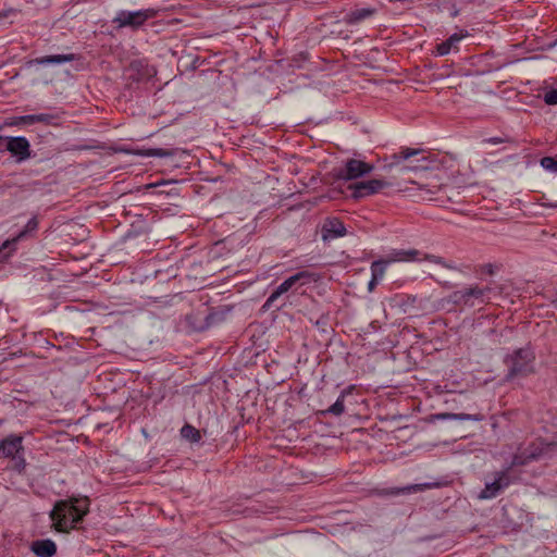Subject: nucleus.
I'll use <instances>...</instances> for the list:
<instances>
[{"label": "nucleus", "instance_id": "obj_1", "mask_svg": "<svg viewBox=\"0 0 557 557\" xmlns=\"http://www.w3.org/2000/svg\"><path fill=\"white\" fill-rule=\"evenodd\" d=\"M89 511V500L84 498H70L55 503L50 519L58 532H69L83 520Z\"/></svg>", "mask_w": 557, "mask_h": 557}, {"label": "nucleus", "instance_id": "obj_2", "mask_svg": "<svg viewBox=\"0 0 557 557\" xmlns=\"http://www.w3.org/2000/svg\"><path fill=\"white\" fill-rule=\"evenodd\" d=\"M320 280V275L315 272L311 271H299L294 275L286 278L283 283H281L268 297L265 300L263 308L270 309L273 307L274 302L283 295L288 293L289 290H296L298 287L304 285L315 283Z\"/></svg>", "mask_w": 557, "mask_h": 557}, {"label": "nucleus", "instance_id": "obj_3", "mask_svg": "<svg viewBox=\"0 0 557 557\" xmlns=\"http://www.w3.org/2000/svg\"><path fill=\"white\" fill-rule=\"evenodd\" d=\"M534 354L529 348H520L508 356L506 363L508 366V376H525L534 371Z\"/></svg>", "mask_w": 557, "mask_h": 557}, {"label": "nucleus", "instance_id": "obj_4", "mask_svg": "<svg viewBox=\"0 0 557 557\" xmlns=\"http://www.w3.org/2000/svg\"><path fill=\"white\" fill-rule=\"evenodd\" d=\"M426 260L436 264H440L449 270H456V267L451 263H447L442 257L435 255L422 253L417 249H394L387 257V262H411Z\"/></svg>", "mask_w": 557, "mask_h": 557}, {"label": "nucleus", "instance_id": "obj_5", "mask_svg": "<svg viewBox=\"0 0 557 557\" xmlns=\"http://www.w3.org/2000/svg\"><path fill=\"white\" fill-rule=\"evenodd\" d=\"M490 292V287H480L478 285H473L454 292L449 298L455 305L473 307L475 305L485 302Z\"/></svg>", "mask_w": 557, "mask_h": 557}, {"label": "nucleus", "instance_id": "obj_6", "mask_svg": "<svg viewBox=\"0 0 557 557\" xmlns=\"http://www.w3.org/2000/svg\"><path fill=\"white\" fill-rule=\"evenodd\" d=\"M157 13L158 12L154 9H144L138 11L121 10L113 18V23H115L119 27L137 28L144 25L148 20L153 18Z\"/></svg>", "mask_w": 557, "mask_h": 557}, {"label": "nucleus", "instance_id": "obj_7", "mask_svg": "<svg viewBox=\"0 0 557 557\" xmlns=\"http://www.w3.org/2000/svg\"><path fill=\"white\" fill-rule=\"evenodd\" d=\"M391 183L385 180L373 178L350 184L348 189L351 190V197L356 200L375 195L382 189L389 187Z\"/></svg>", "mask_w": 557, "mask_h": 557}, {"label": "nucleus", "instance_id": "obj_8", "mask_svg": "<svg viewBox=\"0 0 557 557\" xmlns=\"http://www.w3.org/2000/svg\"><path fill=\"white\" fill-rule=\"evenodd\" d=\"M374 166L359 159H348L337 177L343 181H354L370 174Z\"/></svg>", "mask_w": 557, "mask_h": 557}, {"label": "nucleus", "instance_id": "obj_9", "mask_svg": "<svg viewBox=\"0 0 557 557\" xmlns=\"http://www.w3.org/2000/svg\"><path fill=\"white\" fill-rule=\"evenodd\" d=\"M511 480L508 470L497 472L491 483H486L479 497L481 499H491L496 497L504 488L509 486Z\"/></svg>", "mask_w": 557, "mask_h": 557}, {"label": "nucleus", "instance_id": "obj_10", "mask_svg": "<svg viewBox=\"0 0 557 557\" xmlns=\"http://www.w3.org/2000/svg\"><path fill=\"white\" fill-rule=\"evenodd\" d=\"M5 150L16 157L18 162H23L30 157L29 141L23 137H8Z\"/></svg>", "mask_w": 557, "mask_h": 557}, {"label": "nucleus", "instance_id": "obj_11", "mask_svg": "<svg viewBox=\"0 0 557 557\" xmlns=\"http://www.w3.org/2000/svg\"><path fill=\"white\" fill-rule=\"evenodd\" d=\"M23 437L18 435H10L0 443V457L15 459L23 450Z\"/></svg>", "mask_w": 557, "mask_h": 557}, {"label": "nucleus", "instance_id": "obj_12", "mask_svg": "<svg viewBox=\"0 0 557 557\" xmlns=\"http://www.w3.org/2000/svg\"><path fill=\"white\" fill-rule=\"evenodd\" d=\"M54 120V116L51 114L40 113V114H29V115H22V116H14L11 119H8L5 121V125L8 126H16V125H30L35 123H45L50 124Z\"/></svg>", "mask_w": 557, "mask_h": 557}, {"label": "nucleus", "instance_id": "obj_13", "mask_svg": "<svg viewBox=\"0 0 557 557\" xmlns=\"http://www.w3.org/2000/svg\"><path fill=\"white\" fill-rule=\"evenodd\" d=\"M346 228L344 224L335 218L327 219L322 226V238L324 240L344 236Z\"/></svg>", "mask_w": 557, "mask_h": 557}, {"label": "nucleus", "instance_id": "obj_14", "mask_svg": "<svg viewBox=\"0 0 557 557\" xmlns=\"http://www.w3.org/2000/svg\"><path fill=\"white\" fill-rule=\"evenodd\" d=\"M76 60V55L74 53L69 54H54V55H45L40 58L33 59L28 61V65L32 66L34 64L37 65H49V64H61L65 62H71Z\"/></svg>", "mask_w": 557, "mask_h": 557}, {"label": "nucleus", "instance_id": "obj_15", "mask_svg": "<svg viewBox=\"0 0 557 557\" xmlns=\"http://www.w3.org/2000/svg\"><path fill=\"white\" fill-rule=\"evenodd\" d=\"M32 550L38 557H52L57 552V546L51 540H39L33 542Z\"/></svg>", "mask_w": 557, "mask_h": 557}, {"label": "nucleus", "instance_id": "obj_16", "mask_svg": "<svg viewBox=\"0 0 557 557\" xmlns=\"http://www.w3.org/2000/svg\"><path fill=\"white\" fill-rule=\"evenodd\" d=\"M467 36V33H455L450 35L445 41L436 46V52L438 55H446L451 49H457L459 41Z\"/></svg>", "mask_w": 557, "mask_h": 557}, {"label": "nucleus", "instance_id": "obj_17", "mask_svg": "<svg viewBox=\"0 0 557 557\" xmlns=\"http://www.w3.org/2000/svg\"><path fill=\"white\" fill-rule=\"evenodd\" d=\"M552 447L550 444L543 445L540 443L539 445H533L530 453L521 459L520 456H515L512 459V466H520L527 463L529 460L537 459L544 454V450H548Z\"/></svg>", "mask_w": 557, "mask_h": 557}, {"label": "nucleus", "instance_id": "obj_18", "mask_svg": "<svg viewBox=\"0 0 557 557\" xmlns=\"http://www.w3.org/2000/svg\"><path fill=\"white\" fill-rule=\"evenodd\" d=\"M376 12L375 9L373 8H360V9H356V10H352L350 11L346 16H345V22L347 24H358L360 23L361 21L372 16L374 13Z\"/></svg>", "mask_w": 557, "mask_h": 557}, {"label": "nucleus", "instance_id": "obj_19", "mask_svg": "<svg viewBox=\"0 0 557 557\" xmlns=\"http://www.w3.org/2000/svg\"><path fill=\"white\" fill-rule=\"evenodd\" d=\"M176 153V149H162V148H149V149H139L135 151L136 156L139 157H173Z\"/></svg>", "mask_w": 557, "mask_h": 557}, {"label": "nucleus", "instance_id": "obj_20", "mask_svg": "<svg viewBox=\"0 0 557 557\" xmlns=\"http://www.w3.org/2000/svg\"><path fill=\"white\" fill-rule=\"evenodd\" d=\"M38 219L37 216H33L25 225V227L15 236L13 237L12 239H10L11 242H13V246L15 247V244L21 240V239H24L26 238L28 235L35 233L38 228Z\"/></svg>", "mask_w": 557, "mask_h": 557}, {"label": "nucleus", "instance_id": "obj_21", "mask_svg": "<svg viewBox=\"0 0 557 557\" xmlns=\"http://www.w3.org/2000/svg\"><path fill=\"white\" fill-rule=\"evenodd\" d=\"M432 486H433V484H431V483L412 484V485H407V486H404L400 488H395L391 493L392 494H410V493H414V492L424 491L426 488H431Z\"/></svg>", "mask_w": 557, "mask_h": 557}, {"label": "nucleus", "instance_id": "obj_22", "mask_svg": "<svg viewBox=\"0 0 557 557\" xmlns=\"http://www.w3.org/2000/svg\"><path fill=\"white\" fill-rule=\"evenodd\" d=\"M389 262H387V259L386 260H379V261H374L372 262L371 264V274H372V277H374L375 280H382L385 275V271H386V265L388 264Z\"/></svg>", "mask_w": 557, "mask_h": 557}, {"label": "nucleus", "instance_id": "obj_23", "mask_svg": "<svg viewBox=\"0 0 557 557\" xmlns=\"http://www.w3.org/2000/svg\"><path fill=\"white\" fill-rule=\"evenodd\" d=\"M421 152L420 149H414V148H404L401 149L398 153H395L393 156V164H396L398 163L399 161L401 160H407L409 159L410 157H413V156H417Z\"/></svg>", "mask_w": 557, "mask_h": 557}, {"label": "nucleus", "instance_id": "obj_24", "mask_svg": "<svg viewBox=\"0 0 557 557\" xmlns=\"http://www.w3.org/2000/svg\"><path fill=\"white\" fill-rule=\"evenodd\" d=\"M181 434L184 438L189 440L190 442H198L201 438L199 431L189 424L182 428Z\"/></svg>", "mask_w": 557, "mask_h": 557}, {"label": "nucleus", "instance_id": "obj_25", "mask_svg": "<svg viewBox=\"0 0 557 557\" xmlns=\"http://www.w3.org/2000/svg\"><path fill=\"white\" fill-rule=\"evenodd\" d=\"M346 396V392H342L341 396L337 398V400L326 410L327 413L334 414V416H341L345 411V405L344 399Z\"/></svg>", "mask_w": 557, "mask_h": 557}, {"label": "nucleus", "instance_id": "obj_26", "mask_svg": "<svg viewBox=\"0 0 557 557\" xmlns=\"http://www.w3.org/2000/svg\"><path fill=\"white\" fill-rule=\"evenodd\" d=\"M14 250H15V247L13 246V242H11L9 239L5 240L0 246V262L5 261L12 255V252Z\"/></svg>", "mask_w": 557, "mask_h": 557}, {"label": "nucleus", "instance_id": "obj_27", "mask_svg": "<svg viewBox=\"0 0 557 557\" xmlns=\"http://www.w3.org/2000/svg\"><path fill=\"white\" fill-rule=\"evenodd\" d=\"M541 165L549 172L557 173V156L542 158Z\"/></svg>", "mask_w": 557, "mask_h": 557}, {"label": "nucleus", "instance_id": "obj_28", "mask_svg": "<svg viewBox=\"0 0 557 557\" xmlns=\"http://www.w3.org/2000/svg\"><path fill=\"white\" fill-rule=\"evenodd\" d=\"M454 420L459 421H482L483 416L480 413L469 414V413H455Z\"/></svg>", "mask_w": 557, "mask_h": 557}, {"label": "nucleus", "instance_id": "obj_29", "mask_svg": "<svg viewBox=\"0 0 557 557\" xmlns=\"http://www.w3.org/2000/svg\"><path fill=\"white\" fill-rule=\"evenodd\" d=\"M544 101L549 106L557 104V89H552L545 92Z\"/></svg>", "mask_w": 557, "mask_h": 557}, {"label": "nucleus", "instance_id": "obj_30", "mask_svg": "<svg viewBox=\"0 0 557 557\" xmlns=\"http://www.w3.org/2000/svg\"><path fill=\"white\" fill-rule=\"evenodd\" d=\"M455 413L442 412L433 416L434 420H454Z\"/></svg>", "mask_w": 557, "mask_h": 557}, {"label": "nucleus", "instance_id": "obj_31", "mask_svg": "<svg viewBox=\"0 0 557 557\" xmlns=\"http://www.w3.org/2000/svg\"><path fill=\"white\" fill-rule=\"evenodd\" d=\"M16 462H15V469L18 471V472H22L24 469H25V466H26V462H25V459L20 457L17 455V457L15 458Z\"/></svg>", "mask_w": 557, "mask_h": 557}, {"label": "nucleus", "instance_id": "obj_32", "mask_svg": "<svg viewBox=\"0 0 557 557\" xmlns=\"http://www.w3.org/2000/svg\"><path fill=\"white\" fill-rule=\"evenodd\" d=\"M17 13L16 9L10 8L0 12V18H7Z\"/></svg>", "mask_w": 557, "mask_h": 557}, {"label": "nucleus", "instance_id": "obj_33", "mask_svg": "<svg viewBox=\"0 0 557 557\" xmlns=\"http://www.w3.org/2000/svg\"><path fill=\"white\" fill-rule=\"evenodd\" d=\"M483 143L491 144V145H497V144L504 143V139L500 137H491V138L484 139Z\"/></svg>", "mask_w": 557, "mask_h": 557}, {"label": "nucleus", "instance_id": "obj_34", "mask_svg": "<svg viewBox=\"0 0 557 557\" xmlns=\"http://www.w3.org/2000/svg\"><path fill=\"white\" fill-rule=\"evenodd\" d=\"M380 280H375L374 277H371V281L369 282L368 288L370 292H372L375 286L379 284Z\"/></svg>", "mask_w": 557, "mask_h": 557}, {"label": "nucleus", "instance_id": "obj_35", "mask_svg": "<svg viewBox=\"0 0 557 557\" xmlns=\"http://www.w3.org/2000/svg\"><path fill=\"white\" fill-rule=\"evenodd\" d=\"M7 141H8V137L0 136V152L5 150Z\"/></svg>", "mask_w": 557, "mask_h": 557}, {"label": "nucleus", "instance_id": "obj_36", "mask_svg": "<svg viewBox=\"0 0 557 557\" xmlns=\"http://www.w3.org/2000/svg\"><path fill=\"white\" fill-rule=\"evenodd\" d=\"M139 65H141V63H140V62H133V63L131 64V67L135 69V67H138Z\"/></svg>", "mask_w": 557, "mask_h": 557}, {"label": "nucleus", "instance_id": "obj_37", "mask_svg": "<svg viewBox=\"0 0 557 557\" xmlns=\"http://www.w3.org/2000/svg\"><path fill=\"white\" fill-rule=\"evenodd\" d=\"M554 207H557V205H554Z\"/></svg>", "mask_w": 557, "mask_h": 557}]
</instances>
